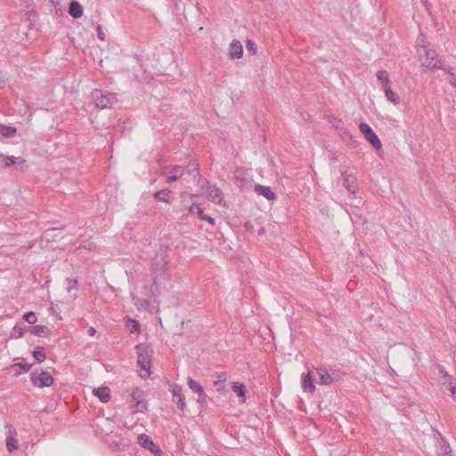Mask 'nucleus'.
Returning <instances> with one entry per match:
<instances>
[{"mask_svg": "<svg viewBox=\"0 0 456 456\" xmlns=\"http://www.w3.org/2000/svg\"><path fill=\"white\" fill-rule=\"evenodd\" d=\"M6 447L10 452L18 449V440L13 436H8L6 439Z\"/></svg>", "mask_w": 456, "mask_h": 456, "instance_id": "33", "label": "nucleus"}, {"mask_svg": "<svg viewBox=\"0 0 456 456\" xmlns=\"http://www.w3.org/2000/svg\"><path fill=\"white\" fill-rule=\"evenodd\" d=\"M254 191L256 194L265 197L268 200H273L276 198L275 193L271 190L269 186L256 184Z\"/></svg>", "mask_w": 456, "mask_h": 456, "instance_id": "15", "label": "nucleus"}, {"mask_svg": "<svg viewBox=\"0 0 456 456\" xmlns=\"http://www.w3.org/2000/svg\"><path fill=\"white\" fill-rule=\"evenodd\" d=\"M137 440L142 447L149 450L155 456H162L161 449L154 444L153 440L149 436L145 434L139 435Z\"/></svg>", "mask_w": 456, "mask_h": 456, "instance_id": "9", "label": "nucleus"}, {"mask_svg": "<svg viewBox=\"0 0 456 456\" xmlns=\"http://www.w3.org/2000/svg\"><path fill=\"white\" fill-rule=\"evenodd\" d=\"M176 404L181 411H184L186 409V403L184 402L183 395L177 397Z\"/></svg>", "mask_w": 456, "mask_h": 456, "instance_id": "40", "label": "nucleus"}, {"mask_svg": "<svg viewBox=\"0 0 456 456\" xmlns=\"http://www.w3.org/2000/svg\"><path fill=\"white\" fill-rule=\"evenodd\" d=\"M171 194H172L171 190L163 189V190L158 191L154 193V199L160 202L171 204L172 203Z\"/></svg>", "mask_w": 456, "mask_h": 456, "instance_id": "21", "label": "nucleus"}, {"mask_svg": "<svg viewBox=\"0 0 456 456\" xmlns=\"http://www.w3.org/2000/svg\"><path fill=\"white\" fill-rule=\"evenodd\" d=\"M0 159H3L4 167H9L11 166H16L17 169H22L25 167V160L20 158H15L14 156L4 158L0 156Z\"/></svg>", "mask_w": 456, "mask_h": 456, "instance_id": "16", "label": "nucleus"}, {"mask_svg": "<svg viewBox=\"0 0 456 456\" xmlns=\"http://www.w3.org/2000/svg\"><path fill=\"white\" fill-rule=\"evenodd\" d=\"M123 321L126 330L130 333H140V324L136 320L131 319L129 316H126Z\"/></svg>", "mask_w": 456, "mask_h": 456, "instance_id": "20", "label": "nucleus"}, {"mask_svg": "<svg viewBox=\"0 0 456 456\" xmlns=\"http://www.w3.org/2000/svg\"><path fill=\"white\" fill-rule=\"evenodd\" d=\"M343 185L352 194L357 191V179L350 175H346L343 180Z\"/></svg>", "mask_w": 456, "mask_h": 456, "instance_id": "19", "label": "nucleus"}, {"mask_svg": "<svg viewBox=\"0 0 456 456\" xmlns=\"http://www.w3.org/2000/svg\"><path fill=\"white\" fill-rule=\"evenodd\" d=\"M93 98L95 101L96 107L105 109L111 105L112 94L110 93L103 94L102 91H94Z\"/></svg>", "mask_w": 456, "mask_h": 456, "instance_id": "10", "label": "nucleus"}, {"mask_svg": "<svg viewBox=\"0 0 456 456\" xmlns=\"http://www.w3.org/2000/svg\"><path fill=\"white\" fill-rule=\"evenodd\" d=\"M171 277L170 268L168 265V262L164 258L161 259V262H157L155 266V277H154V285L158 286L162 282V281H167Z\"/></svg>", "mask_w": 456, "mask_h": 456, "instance_id": "4", "label": "nucleus"}, {"mask_svg": "<svg viewBox=\"0 0 456 456\" xmlns=\"http://www.w3.org/2000/svg\"><path fill=\"white\" fill-rule=\"evenodd\" d=\"M384 92H385V95L388 101H390L394 104L399 103V96L397 95V94L393 92L389 86H385Z\"/></svg>", "mask_w": 456, "mask_h": 456, "instance_id": "28", "label": "nucleus"}, {"mask_svg": "<svg viewBox=\"0 0 456 456\" xmlns=\"http://www.w3.org/2000/svg\"><path fill=\"white\" fill-rule=\"evenodd\" d=\"M418 52L422 66L431 69H445V65L441 59H438V55L435 50L421 47Z\"/></svg>", "mask_w": 456, "mask_h": 456, "instance_id": "1", "label": "nucleus"}, {"mask_svg": "<svg viewBox=\"0 0 456 456\" xmlns=\"http://www.w3.org/2000/svg\"><path fill=\"white\" fill-rule=\"evenodd\" d=\"M316 372L319 377L318 383L321 385H330V384L334 383L336 380H338V374H336V373L330 374L324 369H322V368L317 369Z\"/></svg>", "mask_w": 456, "mask_h": 456, "instance_id": "13", "label": "nucleus"}, {"mask_svg": "<svg viewBox=\"0 0 456 456\" xmlns=\"http://www.w3.org/2000/svg\"><path fill=\"white\" fill-rule=\"evenodd\" d=\"M442 69L450 75L451 79L449 82L452 86L456 87V75L452 72V68L445 66V69Z\"/></svg>", "mask_w": 456, "mask_h": 456, "instance_id": "36", "label": "nucleus"}, {"mask_svg": "<svg viewBox=\"0 0 456 456\" xmlns=\"http://www.w3.org/2000/svg\"><path fill=\"white\" fill-rule=\"evenodd\" d=\"M50 1L54 5H57L59 4V0H50Z\"/></svg>", "mask_w": 456, "mask_h": 456, "instance_id": "47", "label": "nucleus"}, {"mask_svg": "<svg viewBox=\"0 0 456 456\" xmlns=\"http://www.w3.org/2000/svg\"><path fill=\"white\" fill-rule=\"evenodd\" d=\"M189 212L191 214H197L201 220H206L209 224H211L212 225H215V223H216L215 219L213 217L205 215L204 212H203V209L200 208V205L192 204L189 208Z\"/></svg>", "mask_w": 456, "mask_h": 456, "instance_id": "17", "label": "nucleus"}, {"mask_svg": "<svg viewBox=\"0 0 456 456\" xmlns=\"http://www.w3.org/2000/svg\"><path fill=\"white\" fill-rule=\"evenodd\" d=\"M377 78L383 84V88L388 86L387 85L390 83V79L386 70H379L377 72Z\"/></svg>", "mask_w": 456, "mask_h": 456, "instance_id": "31", "label": "nucleus"}, {"mask_svg": "<svg viewBox=\"0 0 456 456\" xmlns=\"http://www.w3.org/2000/svg\"><path fill=\"white\" fill-rule=\"evenodd\" d=\"M77 280H71V279H69L68 280V291L69 292H71L72 290H77L78 288H77Z\"/></svg>", "mask_w": 456, "mask_h": 456, "instance_id": "38", "label": "nucleus"}, {"mask_svg": "<svg viewBox=\"0 0 456 456\" xmlns=\"http://www.w3.org/2000/svg\"><path fill=\"white\" fill-rule=\"evenodd\" d=\"M207 185L208 198L214 203L223 205L222 202V191L216 185H210L208 181H205Z\"/></svg>", "mask_w": 456, "mask_h": 456, "instance_id": "12", "label": "nucleus"}, {"mask_svg": "<svg viewBox=\"0 0 456 456\" xmlns=\"http://www.w3.org/2000/svg\"><path fill=\"white\" fill-rule=\"evenodd\" d=\"M114 431V422L110 418L99 417L95 422V432L101 435L105 443L111 447L114 441L111 434Z\"/></svg>", "mask_w": 456, "mask_h": 456, "instance_id": "2", "label": "nucleus"}, {"mask_svg": "<svg viewBox=\"0 0 456 456\" xmlns=\"http://www.w3.org/2000/svg\"><path fill=\"white\" fill-rule=\"evenodd\" d=\"M232 391L237 394V395L240 398H242L241 402H245V395H246V387L239 382H232Z\"/></svg>", "mask_w": 456, "mask_h": 456, "instance_id": "25", "label": "nucleus"}, {"mask_svg": "<svg viewBox=\"0 0 456 456\" xmlns=\"http://www.w3.org/2000/svg\"><path fill=\"white\" fill-rule=\"evenodd\" d=\"M97 36L98 37L101 39V40H103L104 39V34L102 32V27L101 26H98L97 27Z\"/></svg>", "mask_w": 456, "mask_h": 456, "instance_id": "44", "label": "nucleus"}, {"mask_svg": "<svg viewBox=\"0 0 456 456\" xmlns=\"http://www.w3.org/2000/svg\"><path fill=\"white\" fill-rule=\"evenodd\" d=\"M136 349H138L137 362L141 366V368L146 372L145 375H142V377L149 376L151 374L150 369L151 365V361L148 356L147 349L142 347V345H137Z\"/></svg>", "mask_w": 456, "mask_h": 456, "instance_id": "7", "label": "nucleus"}, {"mask_svg": "<svg viewBox=\"0 0 456 456\" xmlns=\"http://www.w3.org/2000/svg\"><path fill=\"white\" fill-rule=\"evenodd\" d=\"M18 367H19V368H20V369H22V370H23L24 372H28V371L30 370L31 365H29V364H21V363H18V364H14V365L12 366V369H16V368H18Z\"/></svg>", "mask_w": 456, "mask_h": 456, "instance_id": "42", "label": "nucleus"}, {"mask_svg": "<svg viewBox=\"0 0 456 456\" xmlns=\"http://www.w3.org/2000/svg\"><path fill=\"white\" fill-rule=\"evenodd\" d=\"M33 355L35 359L39 362H44L46 358L44 348L42 346L36 347V349L33 352Z\"/></svg>", "mask_w": 456, "mask_h": 456, "instance_id": "32", "label": "nucleus"}, {"mask_svg": "<svg viewBox=\"0 0 456 456\" xmlns=\"http://www.w3.org/2000/svg\"><path fill=\"white\" fill-rule=\"evenodd\" d=\"M69 13L75 19H78L83 15V8L77 1H71L69 7Z\"/></svg>", "mask_w": 456, "mask_h": 456, "instance_id": "22", "label": "nucleus"}, {"mask_svg": "<svg viewBox=\"0 0 456 456\" xmlns=\"http://www.w3.org/2000/svg\"><path fill=\"white\" fill-rule=\"evenodd\" d=\"M89 336H94L95 334V329L93 327H90L88 330Z\"/></svg>", "mask_w": 456, "mask_h": 456, "instance_id": "46", "label": "nucleus"}, {"mask_svg": "<svg viewBox=\"0 0 456 456\" xmlns=\"http://www.w3.org/2000/svg\"><path fill=\"white\" fill-rule=\"evenodd\" d=\"M243 54V46L239 40H232L230 44L229 56L231 59H240Z\"/></svg>", "mask_w": 456, "mask_h": 456, "instance_id": "14", "label": "nucleus"}, {"mask_svg": "<svg viewBox=\"0 0 456 456\" xmlns=\"http://www.w3.org/2000/svg\"><path fill=\"white\" fill-rule=\"evenodd\" d=\"M302 387H303L304 391H307L310 393H313L315 390V386L314 384V380L311 376V372H308L306 375L303 376Z\"/></svg>", "mask_w": 456, "mask_h": 456, "instance_id": "23", "label": "nucleus"}, {"mask_svg": "<svg viewBox=\"0 0 456 456\" xmlns=\"http://www.w3.org/2000/svg\"><path fill=\"white\" fill-rule=\"evenodd\" d=\"M265 232V229L264 228H261L259 231H258V233L259 234H263Z\"/></svg>", "mask_w": 456, "mask_h": 456, "instance_id": "48", "label": "nucleus"}, {"mask_svg": "<svg viewBox=\"0 0 456 456\" xmlns=\"http://www.w3.org/2000/svg\"><path fill=\"white\" fill-rule=\"evenodd\" d=\"M28 331L35 336L46 337L48 333V328L44 325H36L33 327H28Z\"/></svg>", "mask_w": 456, "mask_h": 456, "instance_id": "26", "label": "nucleus"}, {"mask_svg": "<svg viewBox=\"0 0 456 456\" xmlns=\"http://www.w3.org/2000/svg\"><path fill=\"white\" fill-rule=\"evenodd\" d=\"M126 393L131 397L130 403H134V409L136 412H144L147 411V402L142 389L139 387H133L127 389Z\"/></svg>", "mask_w": 456, "mask_h": 456, "instance_id": "3", "label": "nucleus"}, {"mask_svg": "<svg viewBox=\"0 0 456 456\" xmlns=\"http://www.w3.org/2000/svg\"><path fill=\"white\" fill-rule=\"evenodd\" d=\"M23 318L29 324H33L37 322V317L34 312H28L23 315Z\"/></svg>", "mask_w": 456, "mask_h": 456, "instance_id": "37", "label": "nucleus"}, {"mask_svg": "<svg viewBox=\"0 0 456 456\" xmlns=\"http://www.w3.org/2000/svg\"><path fill=\"white\" fill-rule=\"evenodd\" d=\"M16 128L10 126H0V134L5 137H12L15 134Z\"/></svg>", "mask_w": 456, "mask_h": 456, "instance_id": "29", "label": "nucleus"}, {"mask_svg": "<svg viewBox=\"0 0 456 456\" xmlns=\"http://www.w3.org/2000/svg\"><path fill=\"white\" fill-rule=\"evenodd\" d=\"M93 394L102 403H107L110 399V388L108 387L94 388Z\"/></svg>", "mask_w": 456, "mask_h": 456, "instance_id": "18", "label": "nucleus"}, {"mask_svg": "<svg viewBox=\"0 0 456 456\" xmlns=\"http://www.w3.org/2000/svg\"><path fill=\"white\" fill-rule=\"evenodd\" d=\"M440 453L443 456H449L451 453L450 445L444 439L441 441Z\"/></svg>", "mask_w": 456, "mask_h": 456, "instance_id": "35", "label": "nucleus"}, {"mask_svg": "<svg viewBox=\"0 0 456 456\" xmlns=\"http://www.w3.org/2000/svg\"><path fill=\"white\" fill-rule=\"evenodd\" d=\"M185 173L184 167L181 166L165 167L162 175L166 176L167 183H174L181 178Z\"/></svg>", "mask_w": 456, "mask_h": 456, "instance_id": "8", "label": "nucleus"}, {"mask_svg": "<svg viewBox=\"0 0 456 456\" xmlns=\"http://www.w3.org/2000/svg\"><path fill=\"white\" fill-rule=\"evenodd\" d=\"M449 392L451 394V396L453 397V399L456 401V385L453 384L451 387V389H449Z\"/></svg>", "mask_w": 456, "mask_h": 456, "instance_id": "43", "label": "nucleus"}, {"mask_svg": "<svg viewBox=\"0 0 456 456\" xmlns=\"http://www.w3.org/2000/svg\"><path fill=\"white\" fill-rule=\"evenodd\" d=\"M228 379V373L224 371L216 374L214 386L217 391H221L224 388V383Z\"/></svg>", "mask_w": 456, "mask_h": 456, "instance_id": "24", "label": "nucleus"}, {"mask_svg": "<svg viewBox=\"0 0 456 456\" xmlns=\"http://www.w3.org/2000/svg\"><path fill=\"white\" fill-rule=\"evenodd\" d=\"M184 169L189 175H191L194 178L200 175L199 164L194 160H191Z\"/></svg>", "mask_w": 456, "mask_h": 456, "instance_id": "27", "label": "nucleus"}, {"mask_svg": "<svg viewBox=\"0 0 456 456\" xmlns=\"http://www.w3.org/2000/svg\"><path fill=\"white\" fill-rule=\"evenodd\" d=\"M51 232V230H47L46 232V235H50L49 232Z\"/></svg>", "mask_w": 456, "mask_h": 456, "instance_id": "51", "label": "nucleus"}, {"mask_svg": "<svg viewBox=\"0 0 456 456\" xmlns=\"http://www.w3.org/2000/svg\"><path fill=\"white\" fill-rule=\"evenodd\" d=\"M444 380L442 381V390L444 393L449 392V389H451L452 386L453 385L452 383V378L450 375H448L446 372L443 376Z\"/></svg>", "mask_w": 456, "mask_h": 456, "instance_id": "30", "label": "nucleus"}, {"mask_svg": "<svg viewBox=\"0 0 456 456\" xmlns=\"http://www.w3.org/2000/svg\"><path fill=\"white\" fill-rule=\"evenodd\" d=\"M181 391H182L181 387H179L178 385L174 386V387L172 389V394H173L174 399L183 395Z\"/></svg>", "mask_w": 456, "mask_h": 456, "instance_id": "41", "label": "nucleus"}, {"mask_svg": "<svg viewBox=\"0 0 456 456\" xmlns=\"http://www.w3.org/2000/svg\"><path fill=\"white\" fill-rule=\"evenodd\" d=\"M359 129L364 134V138L371 144L374 149L379 150L381 148L382 143L380 140L368 124L363 122L360 123Z\"/></svg>", "mask_w": 456, "mask_h": 456, "instance_id": "5", "label": "nucleus"}, {"mask_svg": "<svg viewBox=\"0 0 456 456\" xmlns=\"http://www.w3.org/2000/svg\"><path fill=\"white\" fill-rule=\"evenodd\" d=\"M25 330H28V327L26 325L20 324V325H15L12 330V336L16 338H20L22 336L23 332Z\"/></svg>", "mask_w": 456, "mask_h": 456, "instance_id": "34", "label": "nucleus"}, {"mask_svg": "<svg viewBox=\"0 0 456 456\" xmlns=\"http://www.w3.org/2000/svg\"><path fill=\"white\" fill-rule=\"evenodd\" d=\"M102 62H103V61H102V60H101V61H100V62H99V65H100L102 68H103Z\"/></svg>", "mask_w": 456, "mask_h": 456, "instance_id": "49", "label": "nucleus"}, {"mask_svg": "<svg viewBox=\"0 0 456 456\" xmlns=\"http://www.w3.org/2000/svg\"><path fill=\"white\" fill-rule=\"evenodd\" d=\"M31 381L34 386L44 387L51 386L53 382V378L48 371L41 370L39 373L34 371L31 373Z\"/></svg>", "mask_w": 456, "mask_h": 456, "instance_id": "6", "label": "nucleus"}, {"mask_svg": "<svg viewBox=\"0 0 456 456\" xmlns=\"http://www.w3.org/2000/svg\"><path fill=\"white\" fill-rule=\"evenodd\" d=\"M246 46L252 54H255L257 51L256 44L252 40H248Z\"/></svg>", "mask_w": 456, "mask_h": 456, "instance_id": "39", "label": "nucleus"}, {"mask_svg": "<svg viewBox=\"0 0 456 456\" xmlns=\"http://www.w3.org/2000/svg\"><path fill=\"white\" fill-rule=\"evenodd\" d=\"M245 228H246L248 231H250V232H253V231H254V226H253V224H252L250 222H247V223H245Z\"/></svg>", "mask_w": 456, "mask_h": 456, "instance_id": "45", "label": "nucleus"}, {"mask_svg": "<svg viewBox=\"0 0 456 456\" xmlns=\"http://www.w3.org/2000/svg\"><path fill=\"white\" fill-rule=\"evenodd\" d=\"M332 161H337L338 160V158L336 156H334L332 159H331Z\"/></svg>", "mask_w": 456, "mask_h": 456, "instance_id": "50", "label": "nucleus"}, {"mask_svg": "<svg viewBox=\"0 0 456 456\" xmlns=\"http://www.w3.org/2000/svg\"><path fill=\"white\" fill-rule=\"evenodd\" d=\"M187 384L188 387L195 393L198 394L199 398L198 402L200 403H205L207 399V394L204 391L203 387L198 383L196 380H194L191 377L187 378Z\"/></svg>", "mask_w": 456, "mask_h": 456, "instance_id": "11", "label": "nucleus"}]
</instances>
